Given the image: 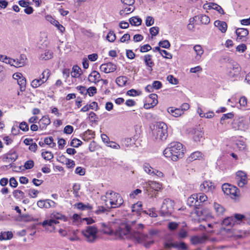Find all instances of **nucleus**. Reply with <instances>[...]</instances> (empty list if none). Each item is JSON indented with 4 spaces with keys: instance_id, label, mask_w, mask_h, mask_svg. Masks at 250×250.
Segmentation results:
<instances>
[{
    "instance_id": "f257e3e1",
    "label": "nucleus",
    "mask_w": 250,
    "mask_h": 250,
    "mask_svg": "<svg viewBox=\"0 0 250 250\" xmlns=\"http://www.w3.org/2000/svg\"><path fill=\"white\" fill-rule=\"evenodd\" d=\"M114 235L116 238H130L135 240L138 243H144L146 248H149L154 243L153 240L147 242L149 238L148 235L143 234L139 231L131 230L126 223H122L115 231Z\"/></svg>"
},
{
    "instance_id": "f03ea898",
    "label": "nucleus",
    "mask_w": 250,
    "mask_h": 250,
    "mask_svg": "<svg viewBox=\"0 0 250 250\" xmlns=\"http://www.w3.org/2000/svg\"><path fill=\"white\" fill-rule=\"evenodd\" d=\"M186 152V148L182 143L173 142L164 149L163 154L166 158L176 162L184 157Z\"/></svg>"
},
{
    "instance_id": "7ed1b4c3",
    "label": "nucleus",
    "mask_w": 250,
    "mask_h": 250,
    "mask_svg": "<svg viewBox=\"0 0 250 250\" xmlns=\"http://www.w3.org/2000/svg\"><path fill=\"white\" fill-rule=\"evenodd\" d=\"M105 197V203L109 202L111 208L120 207L124 203L121 195L111 190L106 192ZM106 205H107V204L106 203Z\"/></svg>"
},
{
    "instance_id": "20e7f679",
    "label": "nucleus",
    "mask_w": 250,
    "mask_h": 250,
    "mask_svg": "<svg viewBox=\"0 0 250 250\" xmlns=\"http://www.w3.org/2000/svg\"><path fill=\"white\" fill-rule=\"evenodd\" d=\"M152 135L156 140L161 141H166L168 136L167 126L166 124L164 122H159L156 128L152 130Z\"/></svg>"
},
{
    "instance_id": "39448f33",
    "label": "nucleus",
    "mask_w": 250,
    "mask_h": 250,
    "mask_svg": "<svg viewBox=\"0 0 250 250\" xmlns=\"http://www.w3.org/2000/svg\"><path fill=\"white\" fill-rule=\"evenodd\" d=\"M222 188L224 193L230 195L232 199H236L239 196V190L235 186L228 183H225L223 184Z\"/></svg>"
},
{
    "instance_id": "423d86ee",
    "label": "nucleus",
    "mask_w": 250,
    "mask_h": 250,
    "mask_svg": "<svg viewBox=\"0 0 250 250\" xmlns=\"http://www.w3.org/2000/svg\"><path fill=\"white\" fill-rule=\"evenodd\" d=\"M98 229L94 226H88L83 231V235L86 237L88 242L92 243L97 238Z\"/></svg>"
},
{
    "instance_id": "0eeeda50",
    "label": "nucleus",
    "mask_w": 250,
    "mask_h": 250,
    "mask_svg": "<svg viewBox=\"0 0 250 250\" xmlns=\"http://www.w3.org/2000/svg\"><path fill=\"white\" fill-rule=\"evenodd\" d=\"M18 158V155L17 152L13 150H10L7 153L3 155L1 157V160L3 162L9 164V166L12 167V164L14 163Z\"/></svg>"
},
{
    "instance_id": "6e6552de",
    "label": "nucleus",
    "mask_w": 250,
    "mask_h": 250,
    "mask_svg": "<svg viewBox=\"0 0 250 250\" xmlns=\"http://www.w3.org/2000/svg\"><path fill=\"white\" fill-rule=\"evenodd\" d=\"M174 201L170 199H166L164 200L161 207V211L164 214H168L171 213L174 209Z\"/></svg>"
},
{
    "instance_id": "1a4fd4ad",
    "label": "nucleus",
    "mask_w": 250,
    "mask_h": 250,
    "mask_svg": "<svg viewBox=\"0 0 250 250\" xmlns=\"http://www.w3.org/2000/svg\"><path fill=\"white\" fill-rule=\"evenodd\" d=\"M216 188V187L214 183L210 181H205L200 185V190L205 193H212Z\"/></svg>"
},
{
    "instance_id": "9d476101",
    "label": "nucleus",
    "mask_w": 250,
    "mask_h": 250,
    "mask_svg": "<svg viewBox=\"0 0 250 250\" xmlns=\"http://www.w3.org/2000/svg\"><path fill=\"white\" fill-rule=\"evenodd\" d=\"M235 180L239 187H243L248 183L247 175L242 171H238L236 172Z\"/></svg>"
},
{
    "instance_id": "9b49d317",
    "label": "nucleus",
    "mask_w": 250,
    "mask_h": 250,
    "mask_svg": "<svg viewBox=\"0 0 250 250\" xmlns=\"http://www.w3.org/2000/svg\"><path fill=\"white\" fill-rule=\"evenodd\" d=\"M117 69L116 65L112 62H109L101 65L100 69L105 73H109L115 71Z\"/></svg>"
},
{
    "instance_id": "f8f14e48",
    "label": "nucleus",
    "mask_w": 250,
    "mask_h": 250,
    "mask_svg": "<svg viewBox=\"0 0 250 250\" xmlns=\"http://www.w3.org/2000/svg\"><path fill=\"white\" fill-rule=\"evenodd\" d=\"M157 97L158 96L156 94L152 93L150 94L147 99L149 103L144 104V108L149 109L155 106L158 103Z\"/></svg>"
},
{
    "instance_id": "ddd939ff",
    "label": "nucleus",
    "mask_w": 250,
    "mask_h": 250,
    "mask_svg": "<svg viewBox=\"0 0 250 250\" xmlns=\"http://www.w3.org/2000/svg\"><path fill=\"white\" fill-rule=\"evenodd\" d=\"M59 223V222L58 221L51 218L50 219L43 221L42 222V225L46 229H49V228H50V231H52L55 230V226Z\"/></svg>"
},
{
    "instance_id": "4468645a",
    "label": "nucleus",
    "mask_w": 250,
    "mask_h": 250,
    "mask_svg": "<svg viewBox=\"0 0 250 250\" xmlns=\"http://www.w3.org/2000/svg\"><path fill=\"white\" fill-rule=\"evenodd\" d=\"M88 80L91 83L97 84L101 80V75L97 71H92L88 75Z\"/></svg>"
},
{
    "instance_id": "2eb2a0df",
    "label": "nucleus",
    "mask_w": 250,
    "mask_h": 250,
    "mask_svg": "<svg viewBox=\"0 0 250 250\" xmlns=\"http://www.w3.org/2000/svg\"><path fill=\"white\" fill-rule=\"evenodd\" d=\"M162 184L153 181H149L146 187V191L148 192L149 190L153 189L155 191H158L161 189Z\"/></svg>"
},
{
    "instance_id": "dca6fc26",
    "label": "nucleus",
    "mask_w": 250,
    "mask_h": 250,
    "mask_svg": "<svg viewBox=\"0 0 250 250\" xmlns=\"http://www.w3.org/2000/svg\"><path fill=\"white\" fill-rule=\"evenodd\" d=\"M235 33L237 36L236 39L237 41L244 40L248 35L249 31L246 28H240L236 30Z\"/></svg>"
},
{
    "instance_id": "f3484780",
    "label": "nucleus",
    "mask_w": 250,
    "mask_h": 250,
    "mask_svg": "<svg viewBox=\"0 0 250 250\" xmlns=\"http://www.w3.org/2000/svg\"><path fill=\"white\" fill-rule=\"evenodd\" d=\"M51 123L50 119L48 115H44L39 120V128L42 130L46 129L47 125Z\"/></svg>"
},
{
    "instance_id": "a211bd4d",
    "label": "nucleus",
    "mask_w": 250,
    "mask_h": 250,
    "mask_svg": "<svg viewBox=\"0 0 250 250\" xmlns=\"http://www.w3.org/2000/svg\"><path fill=\"white\" fill-rule=\"evenodd\" d=\"M7 62L11 66H13L17 68L22 67L25 65V62H24V59H13L10 58V60H8V62Z\"/></svg>"
},
{
    "instance_id": "6ab92c4d",
    "label": "nucleus",
    "mask_w": 250,
    "mask_h": 250,
    "mask_svg": "<svg viewBox=\"0 0 250 250\" xmlns=\"http://www.w3.org/2000/svg\"><path fill=\"white\" fill-rule=\"evenodd\" d=\"M197 193H194L188 198V204L189 206H194L196 208H198V206H200L198 200L197 199Z\"/></svg>"
},
{
    "instance_id": "aec40b11",
    "label": "nucleus",
    "mask_w": 250,
    "mask_h": 250,
    "mask_svg": "<svg viewBox=\"0 0 250 250\" xmlns=\"http://www.w3.org/2000/svg\"><path fill=\"white\" fill-rule=\"evenodd\" d=\"M207 5H208V8L209 9H213L216 10L219 14H220L221 15L224 14V10L220 5H219L215 3L209 2V3L205 4L204 5V8L205 9L207 8H206Z\"/></svg>"
},
{
    "instance_id": "412c9836",
    "label": "nucleus",
    "mask_w": 250,
    "mask_h": 250,
    "mask_svg": "<svg viewBox=\"0 0 250 250\" xmlns=\"http://www.w3.org/2000/svg\"><path fill=\"white\" fill-rule=\"evenodd\" d=\"M214 24L222 33L226 32L228 26L225 21L217 20L215 21Z\"/></svg>"
},
{
    "instance_id": "4be33fe9",
    "label": "nucleus",
    "mask_w": 250,
    "mask_h": 250,
    "mask_svg": "<svg viewBox=\"0 0 250 250\" xmlns=\"http://www.w3.org/2000/svg\"><path fill=\"white\" fill-rule=\"evenodd\" d=\"M213 207L217 216H222L224 215L225 212V208L223 206L216 202H214Z\"/></svg>"
},
{
    "instance_id": "5701e85b",
    "label": "nucleus",
    "mask_w": 250,
    "mask_h": 250,
    "mask_svg": "<svg viewBox=\"0 0 250 250\" xmlns=\"http://www.w3.org/2000/svg\"><path fill=\"white\" fill-rule=\"evenodd\" d=\"M167 112L174 117H179L183 114L182 110H180L179 108H174L173 107H169L167 108Z\"/></svg>"
},
{
    "instance_id": "b1692460",
    "label": "nucleus",
    "mask_w": 250,
    "mask_h": 250,
    "mask_svg": "<svg viewBox=\"0 0 250 250\" xmlns=\"http://www.w3.org/2000/svg\"><path fill=\"white\" fill-rule=\"evenodd\" d=\"M74 207L80 210H92L93 209V206L90 204H84L82 202L75 204Z\"/></svg>"
},
{
    "instance_id": "393cba45",
    "label": "nucleus",
    "mask_w": 250,
    "mask_h": 250,
    "mask_svg": "<svg viewBox=\"0 0 250 250\" xmlns=\"http://www.w3.org/2000/svg\"><path fill=\"white\" fill-rule=\"evenodd\" d=\"M207 237L205 236H194L191 238L190 241L192 244L197 245L198 244H202L206 242Z\"/></svg>"
},
{
    "instance_id": "a878e982",
    "label": "nucleus",
    "mask_w": 250,
    "mask_h": 250,
    "mask_svg": "<svg viewBox=\"0 0 250 250\" xmlns=\"http://www.w3.org/2000/svg\"><path fill=\"white\" fill-rule=\"evenodd\" d=\"M50 217L52 219H55L56 220H61L64 222H66L68 221L67 217L61 213L58 212H54L50 215Z\"/></svg>"
},
{
    "instance_id": "bb28decb",
    "label": "nucleus",
    "mask_w": 250,
    "mask_h": 250,
    "mask_svg": "<svg viewBox=\"0 0 250 250\" xmlns=\"http://www.w3.org/2000/svg\"><path fill=\"white\" fill-rule=\"evenodd\" d=\"M203 157V155L202 152L199 151H196L190 154L188 159L189 161L192 162L196 160L201 159Z\"/></svg>"
},
{
    "instance_id": "cd10ccee",
    "label": "nucleus",
    "mask_w": 250,
    "mask_h": 250,
    "mask_svg": "<svg viewBox=\"0 0 250 250\" xmlns=\"http://www.w3.org/2000/svg\"><path fill=\"white\" fill-rule=\"evenodd\" d=\"M51 74L50 70L48 69H45L42 71L39 78L41 79L44 83H46L50 78Z\"/></svg>"
},
{
    "instance_id": "c85d7f7f",
    "label": "nucleus",
    "mask_w": 250,
    "mask_h": 250,
    "mask_svg": "<svg viewBox=\"0 0 250 250\" xmlns=\"http://www.w3.org/2000/svg\"><path fill=\"white\" fill-rule=\"evenodd\" d=\"M203 135V132L198 130H195L193 134L192 138L195 142H200L204 140Z\"/></svg>"
},
{
    "instance_id": "c756f323",
    "label": "nucleus",
    "mask_w": 250,
    "mask_h": 250,
    "mask_svg": "<svg viewBox=\"0 0 250 250\" xmlns=\"http://www.w3.org/2000/svg\"><path fill=\"white\" fill-rule=\"evenodd\" d=\"M81 69L77 65H74L71 72V77L75 78H79L81 74Z\"/></svg>"
},
{
    "instance_id": "7c9ffc66",
    "label": "nucleus",
    "mask_w": 250,
    "mask_h": 250,
    "mask_svg": "<svg viewBox=\"0 0 250 250\" xmlns=\"http://www.w3.org/2000/svg\"><path fill=\"white\" fill-rule=\"evenodd\" d=\"M116 83L120 87H123L125 85L127 82V78L125 76H119L116 79Z\"/></svg>"
},
{
    "instance_id": "2f4dec72",
    "label": "nucleus",
    "mask_w": 250,
    "mask_h": 250,
    "mask_svg": "<svg viewBox=\"0 0 250 250\" xmlns=\"http://www.w3.org/2000/svg\"><path fill=\"white\" fill-rule=\"evenodd\" d=\"M13 236L11 231H1L0 234V240H6L11 239Z\"/></svg>"
},
{
    "instance_id": "473e14b6",
    "label": "nucleus",
    "mask_w": 250,
    "mask_h": 250,
    "mask_svg": "<svg viewBox=\"0 0 250 250\" xmlns=\"http://www.w3.org/2000/svg\"><path fill=\"white\" fill-rule=\"evenodd\" d=\"M245 218V216L241 214H235L234 216H232L233 221L235 225L240 224Z\"/></svg>"
},
{
    "instance_id": "72a5a7b5",
    "label": "nucleus",
    "mask_w": 250,
    "mask_h": 250,
    "mask_svg": "<svg viewBox=\"0 0 250 250\" xmlns=\"http://www.w3.org/2000/svg\"><path fill=\"white\" fill-rule=\"evenodd\" d=\"M135 10V7H124L119 12V14L121 16L124 17L127 15L133 12Z\"/></svg>"
},
{
    "instance_id": "f704fd0d",
    "label": "nucleus",
    "mask_w": 250,
    "mask_h": 250,
    "mask_svg": "<svg viewBox=\"0 0 250 250\" xmlns=\"http://www.w3.org/2000/svg\"><path fill=\"white\" fill-rule=\"evenodd\" d=\"M44 82L41 79L36 78L31 82V86L33 88H37L42 86L44 84Z\"/></svg>"
},
{
    "instance_id": "c9c22d12",
    "label": "nucleus",
    "mask_w": 250,
    "mask_h": 250,
    "mask_svg": "<svg viewBox=\"0 0 250 250\" xmlns=\"http://www.w3.org/2000/svg\"><path fill=\"white\" fill-rule=\"evenodd\" d=\"M95 136V132L94 131L88 129L85 131L83 134V139L84 140H88L89 139H91L92 138H94Z\"/></svg>"
},
{
    "instance_id": "e433bc0d",
    "label": "nucleus",
    "mask_w": 250,
    "mask_h": 250,
    "mask_svg": "<svg viewBox=\"0 0 250 250\" xmlns=\"http://www.w3.org/2000/svg\"><path fill=\"white\" fill-rule=\"evenodd\" d=\"M53 57V53L50 50H45L44 53H42L40 59L41 60H48L51 59Z\"/></svg>"
},
{
    "instance_id": "4c0bfd02",
    "label": "nucleus",
    "mask_w": 250,
    "mask_h": 250,
    "mask_svg": "<svg viewBox=\"0 0 250 250\" xmlns=\"http://www.w3.org/2000/svg\"><path fill=\"white\" fill-rule=\"evenodd\" d=\"M129 21L130 23L134 26H139L142 23L141 19L137 16L130 18Z\"/></svg>"
},
{
    "instance_id": "58836bf2",
    "label": "nucleus",
    "mask_w": 250,
    "mask_h": 250,
    "mask_svg": "<svg viewBox=\"0 0 250 250\" xmlns=\"http://www.w3.org/2000/svg\"><path fill=\"white\" fill-rule=\"evenodd\" d=\"M41 155L42 157L46 161H50L54 158L53 154L49 151H42Z\"/></svg>"
},
{
    "instance_id": "ea45409f",
    "label": "nucleus",
    "mask_w": 250,
    "mask_h": 250,
    "mask_svg": "<svg viewBox=\"0 0 250 250\" xmlns=\"http://www.w3.org/2000/svg\"><path fill=\"white\" fill-rule=\"evenodd\" d=\"M144 61L146 65L149 67L152 70V67L154 65V62L152 60V56L146 55L144 56Z\"/></svg>"
},
{
    "instance_id": "a19ab883",
    "label": "nucleus",
    "mask_w": 250,
    "mask_h": 250,
    "mask_svg": "<svg viewBox=\"0 0 250 250\" xmlns=\"http://www.w3.org/2000/svg\"><path fill=\"white\" fill-rule=\"evenodd\" d=\"M142 204L141 202H138L132 206V211L137 213H140L142 210Z\"/></svg>"
},
{
    "instance_id": "79ce46f5",
    "label": "nucleus",
    "mask_w": 250,
    "mask_h": 250,
    "mask_svg": "<svg viewBox=\"0 0 250 250\" xmlns=\"http://www.w3.org/2000/svg\"><path fill=\"white\" fill-rule=\"evenodd\" d=\"M18 83L20 86V90L23 91L25 89L26 81L25 78L21 77L18 80Z\"/></svg>"
},
{
    "instance_id": "37998d69",
    "label": "nucleus",
    "mask_w": 250,
    "mask_h": 250,
    "mask_svg": "<svg viewBox=\"0 0 250 250\" xmlns=\"http://www.w3.org/2000/svg\"><path fill=\"white\" fill-rule=\"evenodd\" d=\"M44 143L52 148L56 146V143L54 142V139L52 136L46 137L44 140Z\"/></svg>"
},
{
    "instance_id": "c03bdc74",
    "label": "nucleus",
    "mask_w": 250,
    "mask_h": 250,
    "mask_svg": "<svg viewBox=\"0 0 250 250\" xmlns=\"http://www.w3.org/2000/svg\"><path fill=\"white\" fill-rule=\"evenodd\" d=\"M13 196L16 199H22L24 197V193L23 191L19 189H16L13 192Z\"/></svg>"
},
{
    "instance_id": "a18cd8bd",
    "label": "nucleus",
    "mask_w": 250,
    "mask_h": 250,
    "mask_svg": "<svg viewBox=\"0 0 250 250\" xmlns=\"http://www.w3.org/2000/svg\"><path fill=\"white\" fill-rule=\"evenodd\" d=\"M223 224L225 226H230L232 227L235 225L233 221L232 216L228 217L224 219L223 221Z\"/></svg>"
},
{
    "instance_id": "49530a36",
    "label": "nucleus",
    "mask_w": 250,
    "mask_h": 250,
    "mask_svg": "<svg viewBox=\"0 0 250 250\" xmlns=\"http://www.w3.org/2000/svg\"><path fill=\"white\" fill-rule=\"evenodd\" d=\"M102 231L107 234H114V232L112 230V229L108 226H106L104 223L102 224Z\"/></svg>"
},
{
    "instance_id": "de8ad7c7",
    "label": "nucleus",
    "mask_w": 250,
    "mask_h": 250,
    "mask_svg": "<svg viewBox=\"0 0 250 250\" xmlns=\"http://www.w3.org/2000/svg\"><path fill=\"white\" fill-rule=\"evenodd\" d=\"M45 208H55L56 206V203L54 201L50 199L44 200Z\"/></svg>"
},
{
    "instance_id": "09e8293b",
    "label": "nucleus",
    "mask_w": 250,
    "mask_h": 250,
    "mask_svg": "<svg viewBox=\"0 0 250 250\" xmlns=\"http://www.w3.org/2000/svg\"><path fill=\"white\" fill-rule=\"evenodd\" d=\"M155 49L159 51L163 57L167 59H171L172 58V55L167 51L161 49V48H155Z\"/></svg>"
},
{
    "instance_id": "8fccbe9b",
    "label": "nucleus",
    "mask_w": 250,
    "mask_h": 250,
    "mask_svg": "<svg viewBox=\"0 0 250 250\" xmlns=\"http://www.w3.org/2000/svg\"><path fill=\"white\" fill-rule=\"evenodd\" d=\"M197 199L199 202H198L199 204L201 203H204L205 201H207L208 200V196L206 195L203 192L202 193H197Z\"/></svg>"
},
{
    "instance_id": "3c124183",
    "label": "nucleus",
    "mask_w": 250,
    "mask_h": 250,
    "mask_svg": "<svg viewBox=\"0 0 250 250\" xmlns=\"http://www.w3.org/2000/svg\"><path fill=\"white\" fill-rule=\"evenodd\" d=\"M198 17L202 24H207L210 22L209 18L206 15H201Z\"/></svg>"
},
{
    "instance_id": "603ef678",
    "label": "nucleus",
    "mask_w": 250,
    "mask_h": 250,
    "mask_svg": "<svg viewBox=\"0 0 250 250\" xmlns=\"http://www.w3.org/2000/svg\"><path fill=\"white\" fill-rule=\"evenodd\" d=\"M80 185L79 184L75 183L73 186V193L75 197H79V191L80 189Z\"/></svg>"
},
{
    "instance_id": "864d4df0",
    "label": "nucleus",
    "mask_w": 250,
    "mask_h": 250,
    "mask_svg": "<svg viewBox=\"0 0 250 250\" xmlns=\"http://www.w3.org/2000/svg\"><path fill=\"white\" fill-rule=\"evenodd\" d=\"M233 116H234L233 114L231 112L223 114L220 119V123L221 124H224V121L225 120L229 119H232L233 117Z\"/></svg>"
},
{
    "instance_id": "5fc2aeb1",
    "label": "nucleus",
    "mask_w": 250,
    "mask_h": 250,
    "mask_svg": "<svg viewBox=\"0 0 250 250\" xmlns=\"http://www.w3.org/2000/svg\"><path fill=\"white\" fill-rule=\"evenodd\" d=\"M19 128L24 132H27L29 130V125L28 124L24 121L20 124Z\"/></svg>"
},
{
    "instance_id": "6e6d98bb",
    "label": "nucleus",
    "mask_w": 250,
    "mask_h": 250,
    "mask_svg": "<svg viewBox=\"0 0 250 250\" xmlns=\"http://www.w3.org/2000/svg\"><path fill=\"white\" fill-rule=\"evenodd\" d=\"M143 168L146 172L151 175L152 173H153V169H154L150 166L149 164L145 163L144 165Z\"/></svg>"
},
{
    "instance_id": "4d7b16f0",
    "label": "nucleus",
    "mask_w": 250,
    "mask_h": 250,
    "mask_svg": "<svg viewBox=\"0 0 250 250\" xmlns=\"http://www.w3.org/2000/svg\"><path fill=\"white\" fill-rule=\"evenodd\" d=\"M144 213L149 215L150 217H156L157 216V214L155 211V208H152L147 210H144Z\"/></svg>"
},
{
    "instance_id": "13d9d810",
    "label": "nucleus",
    "mask_w": 250,
    "mask_h": 250,
    "mask_svg": "<svg viewBox=\"0 0 250 250\" xmlns=\"http://www.w3.org/2000/svg\"><path fill=\"white\" fill-rule=\"evenodd\" d=\"M141 94V91H137L134 89H131L127 91V94L130 96H136L140 95Z\"/></svg>"
},
{
    "instance_id": "bf43d9fd",
    "label": "nucleus",
    "mask_w": 250,
    "mask_h": 250,
    "mask_svg": "<svg viewBox=\"0 0 250 250\" xmlns=\"http://www.w3.org/2000/svg\"><path fill=\"white\" fill-rule=\"evenodd\" d=\"M82 144V142L77 138L73 139L71 142V146L73 147H77L79 146H81Z\"/></svg>"
},
{
    "instance_id": "052dcab7",
    "label": "nucleus",
    "mask_w": 250,
    "mask_h": 250,
    "mask_svg": "<svg viewBox=\"0 0 250 250\" xmlns=\"http://www.w3.org/2000/svg\"><path fill=\"white\" fill-rule=\"evenodd\" d=\"M107 40L110 42H113L116 39L115 33L112 31H110L106 36Z\"/></svg>"
},
{
    "instance_id": "680f3d73",
    "label": "nucleus",
    "mask_w": 250,
    "mask_h": 250,
    "mask_svg": "<svg viewBox=\"0 0 250 250\" xmlns=\"http://www.w3.org/2000/svg\"><path fill=\"white\" fill-rule=\"evenodd\" d=\"M152 176H156L158 178H162L164 177V173L157 169H153V173L151 174Z\"/></svg>"
},
{
    "instance_id": "e2e57ef3",
    "label": "nucleus",
    "mask_w": 250,
    "mask_h": 250,
    "mask_svg": "<svg viewBox=\"0 0 250 250\" xmlns=\"http://www.w3.org/2000/svg\"><path fill=\"white\" fill-rule=\"evenodd\" d=\"M87 93L90 97L93 96L97 93V88L95 86L89 87L87 89Z\"/></svg>"
},
{
    "instance_id": "0e129e2a",
    "label": "nucleus",
    "mask_w": 250,
    "mask_h": 250,
    "mask_svg": "<svg viewBox=\"0 0 250 250\" xmlns=\"http://www.w3.org/2000/svg\"><path fill=\"white\" fill-rule=\"evenodd\" d=\"M167 80L169 83L173 84H177L178 83V79L174 78L172 75H169L167 77Z\"/></svg>"
},
{
    "instance_id": "69168bd1",
    "label": "nucleus",
    "mask_w": 250,
    "mask_h": 250,
    "mask_svg": "<svg viewBox=\"0 0 250 250\" xmlns=\"http://www.w3.org/2000/svg\"><path fill=\"white\" fill-rule=\"evenodd\" d=\"M75 172L79 175L83 176L85 174V169L81 167H78L76 168Z\"/></svg>"
},
{
    "instance_id": "338daca9",
    "label": "nucleus",
    "mask_w": 250,
    "mask_h": 250,
    "mask_svg": "<svg viewBox=\"0 0 250 250\" xmlns=\"http://www.w3.org/2000/svg\"><path fill=\"white\" fill-rule=\"evenodd\" d=\"M34 166V162L33 160H30L27 161L25 163L24 167L26 169H29L33 168Z\"/></svg>"
},
{
    "instance_id": "774afa93",
    "label": "nucleus",
    "mask_w": 250,
    "mask_h": 250,
    "mask_svg": "<svg viewBox=\"0 0 250 250\" xmlns=\"http://www.w3.org/2000/svg\"><path fill=\"white\" fill-rule=\"evenodd\" d=\"M174 248L181 249L183 250H186L187 249V245L183 242L180 243L175 242V246H174Z\"/></svg>"
}]
</instances>
